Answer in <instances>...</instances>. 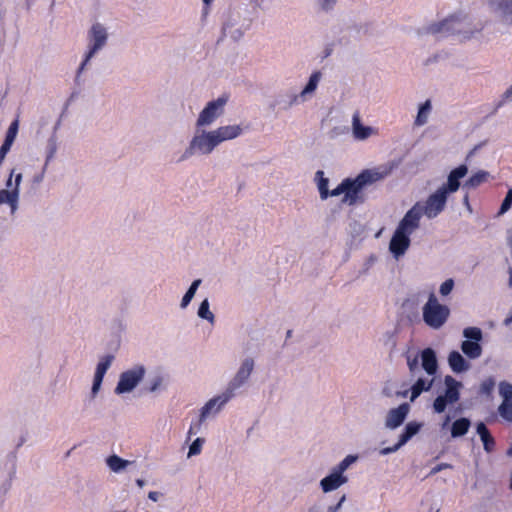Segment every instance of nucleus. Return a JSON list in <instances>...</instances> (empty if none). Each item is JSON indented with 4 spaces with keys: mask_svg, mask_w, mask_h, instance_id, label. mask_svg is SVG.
<instances>
[{
    "mask_svg": "<svg viewBox=\"0 0 512 512\" xmlns=\"http://www.w3.org/2000/svg\"><path fill=\"white\" fill-rule=\"evenodd\" d=\"M448 364L454 373H463L470 369L468 361L456 350L449 353Z\"/></svg>",
    "mask_w": 512,
    "mask_h": 512,
    "instance_id": "obj_21",
    "label": "nucleus"
},
{
    "mask_svg": "<svg viewBox=\"0 0 512 512\" xmlns=\"http://www.w3.org/2000/svg\"><path fill=\"white\" fill-rule=\"evenodd\" d=\"M477 434L480 436V439L483 443V448L487 453H490L494 450L495 440L490 434L488 428L483 422L477 424L476 427Z\"/></svg>",
    "mask_w": 512,
    "mask_h": 512,
    "instance_id": "obj_25",
    "label": "nucleus"
},
{
    "mask_svg": "<svg viewBox=\"0 0 512 512\" xmlns=\"http://www.w3.org/2000/svg\"><path fill=\"white\" fill-rule=\"evenodd\" d=\"M205 443L204 438H196L191 445L189 446V451L187 454L188 458H191L193 456L199 455L202 451L203 444Z\"/></svg>",
    "mask_w": 512,
    "mask_h": 512,
    "instance_id": "obj_37",
    "label": "nucleus"
},
{
    "mask_svg": "<svg viewBox=\"0 0 512 512\" xmlns=\"http://www.w3.org/2000/svg\"><path fill=\"white\" fill-rule=\"evenodd\" d=\"M509 285L512 287V268H509Z\"/></svg>",
    "mask_w": 512,
    "mask_h": 512,
    "instance_id": "obj_62",
    "label": "nucleus"
},
{
    "mask_svg": "<svg viewBox=\"0 0 512 512\" xmlns=\"http://www.w3.org/2000/svg\"><path fill=\"white\" fill-rule=\"evenodd\" d=\"M160 493L156 491H151L148 493V498L153 502H157L159 500Z\"/></svg>",
    "mask_w": 512,
    "mask_h": 512,
    "instance_id": "obj_54",
    "label": "nucleus"
},
{
    "mask_svg": "<svg viewBox=\"0 0 512 512\" xmlns=\"http://www.w3.org/2000/svg\"><path fill=\"white\" fill-rule=\"evenodd\" d=\"M489 176V172L480 170L469 177V179L464 183V188L474 189L486 182Z\"/></svg>",
    "mask_w": 512,
    "mask_h": 512,
    "instance_id": "obj_30",
    "label": "nucleus"
},
{
    "mask_svg": "<svg viewBox=\"0 0 512 512\" xmlns=\"http://www.w3.org/2000/svg\"><path fill=\"white\" fill-rule=\"evenodd\" d=\"M197 316L200 319L208 321L211 325L215 323V315L210 311V303L207 298H205L199 305Z\"/></svg>",
    "mask_w": 512,
    "mask_h": 512,
    "instance_id": "obj_32",
    "label": "nucleus"
},
{
    "mask_svg": "<svg viewBox=\"0 0 512 512\" xmlns=\"http://www.w3.org/2000/svg\"><path fill=\"white\" fill-rule=\"evenodd\" d=\"M243 129L238 124L225 125L213 130L196 128L188 147L185 149L181 160H186L195 155H209L221 143L239 137Z\"/></svg>",
    "mask_w": 512,
    "mask_h": 512,
    "instance_id": "obj_1",
    "label": "nucleus"
},
{
    "mask_svg": "<svg viewBox=\"0 0 512 512\" xmlns=\"http://www.w3.org/2000/svg\"><path fill=\"white\" fill-rule=\"evenodd\" d=\"M202 1L206 7H209L213 3L214 0H202Z\"/></svg>",
    "mask_w": 512,
    "mask_h": 512,
    "instance_id": "obj_63",
    "label": "nucleus"
},
{
    "mask_svg": "<svg viewBox=\"0 0 512 512\" xmlns=\"http://www.w3.org/2000/svg\"><path fill=\"white\" fill-rule=\"evenodd\" d=\"M422 428V423L416 421L408 422L402 433L399 435L400 445H405L409 440H411L415 435L419 433Z\"/></svg>",
    "mask_w": 512,
    "mask_h": 512,
    "instance_id": "obj_27",
    "label": "nucleus"
},
{
    "mask_svg": "<svg viewBox=\"0 0 512 512\" xmlns=\"http://www.w3.org/2000/svg\"><path fill=\"white\" fill-rule=\"evenodd\" d=\"M162 382H163L162 377H160V376L154 377L150 381V386L148 388L149 392H156L159 389V387L162 385Z\"/></svg>",
    "mask_w": 512,
    "mask_h": 512,
    "instance_id": "obj_46",
    "label": "nucleus"
},
{
    "mask_svg": "<svg viewBox=\"0 0 512 512\" xmlns=\"http://www.w3.org/2000/svg\"><path fill=\"white\" fill-rule=\"evenodd\" d=\"M227 102V95H221L217 99L209 101L199 113L195 122V128H204L212 125L219 117L224 114Z\"/></svg>",
    "mask_w": 512,
    "mask_h": 512,
    "instance_id": "obj_9",
    "label": "nucleus"
},
{
    "mask_svg": "<svg viewBox=\"0 0 512 512\" xmlns=\"http://www.w3.org/2000/svg\"><path fill=\"white\" fill-rule=\"evenodd\" d=\"M338 507L336 505H331L327 508L326 512H337ZM307 512H322V508L319 504H314L308 508Z\"/></svg>",
    "mask_w": 512,
    "mask_h": 512,
    "instance_id": "obj_47",
    "label": "nucleus"
},
{
    "mask_svg": "<svg viewBox=\"0 0 512 512\" xmlns=\"http://www.w3.org/2000/svg\"><path fill=\"white\" fill-rule=\"evenodd\" d=\"M402 446L403 445H400V441L398 440V442L396 444H394L393 446L385 447V448L380 449L379 454L382 455V456H385V455H389V454L395 453Z\"/></svg>",
    "mask_w": 512,
    "mask_h": 512,
    "instance_id": "obj_44",
    "label": "nucleus"
},
{
    "mask_svg": "<svg viewBox=\"0 0 512 512\" xmlns=\"http://www.w3.org/2000/svg\"><path fill=\"white\" fill-rule=\"evenodd\" d=\"M452 468V465L451 464H448V463H440L438 465H436L435 467H433L431 469V471L429 472V476L431 475H435L437 473H439L440 471L444 470V469H451Z\"/></svg>",
    "mask_w": 512,
    "mask_h": 512,
    "instance_id": "obj_49",
    "label": "nucleus"
},
{
    "mask_svg": "<svg viewBox=\"0 0 512 512\" xmlns=\"http://www.w3.org/2000/svg\"><path fill=\"white\" fill-rule=\"evenodd\" d=\"M471 422L468 418H460L457 419L452 423L451 426V436L453 438H458L464 436L469 428H470Z\"/></svg>",
    "mask_w": 512,
    "mask_h": 512,
    "instance_id": "obj_29",
    "label": "nucleus"
},
{
    "mask_svg": "<svg viewBox=\"0 0 512 512\" xmlns=\"http://www.w3.org/2000/svg\"><path fill=\"white\" fill-rule=\"evenodd\" d=\"M447 199L448 195L438 188L434 193L428 196L423 206L416 203L411 209H418L419 222L423 215L428 219H434L444 211Z\"/></svg>",
    "mask_w": 512,
    "mask_h": 512,
    "instance_id": "obj_8",
    "label": "nucleus"
},
{
    "mask_svg": "<svg viewBox=\"0 0 512 512\" xmlns=\"http://www.w3.org/2000/svg\"><path fill=\"white\" fill-rule=\"evenodd\" d=\"M421 367L428 376H434L438 369V361L432 348H425L420 353Z\"/></svg>",
    "mask_w": 512,
    "mask_h": 512,
    "instance_id": "obj_20",
    "label": "nucleus"
},
{
    "mask_svg": "<svg viewBox=\"0 0 512 512\" xmlns=\"http://www.w3.org/2000/svg\"><path fill=\"white\" fill-rule=\"evenodd\" d=\"M146 368L142 364H137L130 369L122 372L118 383L114 389L115 394L121 395L132 392L144 379Z\"/></svg>",
    "mask_w": 512,
    "mask_h": 512,
    "instance_id": "obj_10",
    "label": "nucleus"
},
{
    "mask_svg": "<svg viewBox=\"0 0 512 512\" xmlns=\"http://www.w3.org/2000/svg\"><path fill=\"white\" fill-rule=\"evenodd\" d=\"M494 387V381L492 379L486 380L481 384V391L485 394H490Z\"/></svg>",
    "mask_w": 512,
    "mask_h": 512,
    "instance_id": "obj_50",
    "label": "nucleus"
},
{
    "mask_svg": "<svg viewBox=\"0 0 512 512\" xmlns=\"http://www.w3.org/2000/svg\"><path fill=\"white\" fill-rule=\"evenodd\" d=\"M338 0H318L319 6L321 9L328 11L331 10Z\"/></svg>",
    "mask_w": 512,
    "mask_h": 512,
    "instance_id": "obj_48",
    "label": "nucleus"
},
{
    "mask_svg": "<svg viewBox=\"0 0 512 512\" xmlns=\"http://www.w3.org/2000/svg\"><path fill=\"white\" fill-rule=\"evenodd\" d=\"M287 98L288 99L284 102V106H283V109H285V110L290 109L291 107L298 105L300 103H303L301 93H299V94L289 93L287 95Z\"/></svg>",
    "mask_w": 512,
    "mask_h": 512,
    "instance_id": "obj_40",
    "label": "nucleus"
},
{
    "mask_svg": "<svg viewBox=\"0 0 512 512\" xmlns=\"http://www.w3.org/2000/svg\"><path fill=\"white\" fill-rule=\"evenodd\" d=\"M382 174L373 170H364L355 178H345L342 182L332 191H329V196L336 197L344 194L342 202L349 206H354L364 202L362 191L367 186L382 179Z\"/></svg>",
    "mask_w": 512,
    "mask_h": 512,
    "instance_id": "obj_3",
    "label": "nucleus"
},
{
    "mask_svg": "<svg viewBox=\"0 0 512 512\" xmlns=\"http://www.w3.org/2000/svg\"><path fill=\"white\" fill-rule=\"evenodd\" d=\"M250 28V20L242 19L238 13H233L223 26V32L226 36L237 41L243 37Z\"/></svg>",
    "mask_w": 512,
    "mask_h": 512,
    "instance_id": "obj_14",
    "label": "nucleus"
},
{
    "mask_svg": "<svg viewBox=\"0 0 512 512\" xmlns=\"http://www.w3.org/2000/svg\"><path fill=\"white\" fill-rule=\"evenodd\" d=\"M255 368V360L252 357L244 358L235 375L228 382L225 389L229 391L234 397L237 395V391L243 387L250 379L251 374Z\"/></svg>",
    "mask_w": 512,
    "mask_h": 512,
    "instance_id": "obj_12",
    "label": "nucleus"
},
{
    "mask_svg": "<svg viewBox=\"0 0 512 512\" xmlns=\"http://www.w3.org/2000/svg\"><path fill=\"white\" fill-rule=\"evenodd\" d=\"M450 421H451V418H450L449 415H447L445 417V420H444L443 424H442V427L444 428L445 426H447Z\"/></svg>",
    "mask_w": 512,
    "mask_h": 512,
    "instance_id": "obj_61",
    "label": "nucleus"
},
{
    "mask_svg": "<svg viewBox=\"0 0 512 512\" xmlns=\"http://www.w3.org/2000/svg\"><path fill=\"white\" fill-rule=\"evenodd\" d=\"M512 207V189L510 188L507 193H506V196L500 206V209L498 211V215H503L505 214L507 211L510 210V208Z\"/></svg>",
    "mask_w": 512,
    "mask_h": 512,
    "instance_id": "obj_42",
    "label": "nucleus"
},
{
    "mask_svg": "<svg viewBox=\"0 0 512 512\" xmlns=\"http://www.w3.org/2000/svg\"><path fill=\"white\" fill-rule=\"evenodd\" d=\"M468 167L464 164L459 165L451 170L447 177V182L442 184L439 189L444 191L447 195L455 193L460 187V179L466 176Z\"/></svg>",
    "mask_w": 512,
    "mask_h": 512,
    "instance_id": "obj_17",
    "label": "nucleus"
},
{
    "mask_svg": "<svg viewBox=\"0 0 512 512\" xmlns=\"http://www.w3.org/2000/svg\"><path fill=\"white\" fill-rule=\"evenodd\" d=\"M410 412V405L402 403L396 408L390 409L384 420V426L388 430H395L399 428L406 420Z\"/></svg>",
    "mask_w": 512,
    "mask_h": 512,
    "instance_id": "obj_16",
    "label": "nucleus"
},
{
    "mask_svg": "<svg viewBox=\"0 0 512 512\" xmlns=\"http://www.w3.org/2000/svg\"><path fill=\"white\" fill-rule=\"evenodd\" d=\"M136 484L138 485V487L142 488L145 485V481L143 479H137Z\"/></svg>",
    "mask_w": 512,
    "mask_h": 512,
    "instance_id": "obj_58",
    "label": "nucleus"
},
{
    "mask_svg": "<svg viewBox=\"0 0 512 512\" xmlns=\"http://www.w3.org/2000/svg\"><path fill=\"white\" fill-rule=\"evenodd\" d=\"M378 134V130L371 126H364L361 122L360 113L354 112L352 116V135L358 141H365L371 136Z\"/></svg>",
    "mask_w": 512,
    "mask_h": 512,
    "instance_id": "obj_18",
    "label": "nucleus"
},
{
    "mask_svg": "<svg viewBox=\"0 0 512 512\" xmlns=\"http://www.w3.org/2000/svg\"><path fill=\"white\" fill-rule=\"evenodd\" d=\"M358 459L356 455H347L337 466L333 468L334 471L340 475H344V472L354 464Z\"/></svg>",
    "mask_w": 512,
    "mask_h": 512,
    "instance_id": "obj_35",
    "label": "nucleus"
},
{
    "mask_svg": "<svg viewBox=\"0 0 512 512\" xmlns=\"http://www.w3.org/2000/svg\"><path fill=\"white\" fill-rule=\"evenodd\" d=\"M464 204L467 206L468 210L471 211V206L469 204L468 195L464 197Z\"/></svg>",
    "mask_w": 512,
    "mask_h": 512,
    "instance_id": "obj_59",
    "label": "nucleus"
},
{
    "mask_svg": "<svg viewBox=\"0 0 512 512\" xmlns=\"http://www.w3.org/2000/svg\"><path fill=\"white\" fill-rule=\"evenodd\" d=\"M201 283H202L201 279H196L191 283L190 287L188 288V290L186 291V293L184 294V296L181 299V302H180L181 309H186L188 307V305L194 298Z\"/></svg>",
    "mask_w": 512,
    "mask_h": 512,
    "instance_id": "obj_31",
    "label": "nucleus"
},
{
    "mask_svg": "<svg viewBox=\"0 0 512 512\" xmlns=\"http://www.w3.org/2000/svg\"><path fill=\"white\" fill-rule=\"evenodd\" d=\"M346 496L342 495V497L339 499L338 503L335 504L338 507V510L342 507V504L345 502Z\"/></svg>",
    "mask_w": 512,
    "mask_h": 512,
    "instance_id": "obj_56",
    "label": "nucleus"
},
{
    "mask_svg": "<svg viewBox=\"0 0 512 512\" xmlns=\"http://www.w3.org/2000/svg\"><path fill=\"white\" fill-rule=\"evenodd\" d=\"M14 187L12 189H17L18 195L20 194V185L22 182V173H14Z\"/></svg>",
    "mask_w": 512,
    "mask_h": 512,
    "instance_id": "obj_51",
    "label": "nucleus"
},
{
    "mask_svg": "<svg viewBox=\"0 0 512 512\" xmlns=\"http://www.w3.org/2000/svg\"><path fill=\"white\" fill-rule=\"evenodd\" d=\"M512 323V313L504 320V324L506 326L510 325Z\"/></svg>",
    "mask_w": 512,
    "mask_h": 512,
    "instance_id": "obj_57",
    "label": "nucleus"
},
{
    "mask_svg": "<svg viewBox=\"0 0 512 512\" xmlns=\"http://www.w3.org/2000/svg\"><path fill=\"white\" fill-rule=\"evenodd\" d=\"M19 195L17 189H1L0 190V205L8 204L11 209V214H14L18 209Z\"/></svg>",
    "mask_w": 512,
    "mask_h": 512,
    "instance_id": "obj_24",
    "label": "nucleus"
},
{
    "mask_svg": "<svg viewBox=\"0 0 512 512\" xmlns=\"http://www.w3.org/2000/svg\"><path fill=\"white\" fill-rule=\"evenodd\" d=\"M445 391L438 395L433 401V411L436 414L445 412L448 405H453L460 399V388L462 383L457 381L451 375L444 378Z\"/></svg>",
    "mask_w": 512,
    "mask_h": 512,
    "instance_id": "obj_7",
    "label": "nucleus"
},
{
    "mask_svg": "<svg viewBox=\"0 0 512 512\" xmlns=\"http://www.w3.org/2000/svg\"><path fill=\"white\" fill-rule=\"evenodd\" d=\"M491 14L503 25H512V0H489Z\"/></svg>",
    "mask_w": 512,
    "mask_h": 512,
    "instance_id": "obj_15",
    "label": "nucleus"
},
{
    "mask_svg": "<svg viewBox=\"0 0 512 512\" xmlns=\"http://www.w3.org/2000/svg\"><path fill=\"white\" fill-rule=\"evenodd\" d=\"M507 455L512 456V446L507 450Z\"/></svg>",
    "mask_w": 512,
    "mask_h": 512,
    "instance_id": "obj_64",
    "label": "nucleus"
},
{
    "mask_svg": "<svg viewBox=\"0 0 512 512\" xmlns=\"http://www.w3.org/2000/svg\"><path fill=\"white\" fill-rule=\"evenodd\" d=\"M410 393V389L404 390V391H398L396 395L401 398H406L408 394Z\"/></svg>",
    "mask_w": 512,
    "mask_h": 512,
    "instance_id": "obj_55",
    "label": "nucleus"
},
{
    "mask_svg": "<svg viewBox=\"0 0 512 512\" xmlns=\"http://www.w3.org/2000/svg\"><path fill=\"white\" fill-rule=\"evenodd\" d=\"M455 282L452 278L446 279L439 287V293L441 296H448L454 289Z\"/></svg>",
    "mask_w": 512,
    "mask_h": 512,
    "instance_id": "obj_41",
    "label": "nucleus"
},
{
    "mask_svg": "<svg viewBox=\"0 0 512 512\" xmlns=\"http://www.w3.org/2000/svg\"><path fill=\"white\" fill-rule=\"evenodd\" d=\"M422 316L428 327L438 330L447 322L450 309L448 306L441 304L435 294L431 293L422 308Z\"/></svg>",
    "mask_w": 512,
    "mask_h": 512,
    "instance_id": "obj_6",
    "label": "nucleus"
},
{
    "mask_svg": "<svg viewBox=\"0 0 512 512\" xmlns=\"http://www.w3.org/2000/svg\"><path fill=\"white\" fill-rule=\"evenodd\" d=\"M321 78H322V73L320 71H315L310 75L307 84L300 92L301 96H302V102L307 101L309 98H311L313 96V94L315 93V91L318 87V84H319Z\"/></svg>",
    "mask_w": 512,
    "mask_h": 512,
    "instance_id": "obj_23",
    "label": "nucleus"
},
{
    "mask_svg": "<svg viewBox=\"0 0 512 512\" xmlns=\"http://www.w3.org/2000/svg\"><path fill=\"white\" fill-rule=\"evenodd\" d=\"M501 417L511 421L512 420V401H502L498 408Z\"/></svg>",
    "mask_w": 512,
    "mask_h": 512,
    "instance_id": "obj_39",
    "label": "nucleus"
},
{
    "mask_svg": "<svg viewBox=\"0 0 512 512\" xmlns=\"http://www.w3.org/2000/svg\"><path fill=\"white\" fill-rule=\"evenodd\" d=\"M56 153V145L55 144H52L50 149H49V152L47 154V157H46V161H45V165H44V169H46L48 163L50 160L53 159L54 155Z\"/></svg>",
    "mask_w": 512,
    "mask_h": 512,
    "instance_id": "obj_52",
    "label": "nucleus"
},
{
    "mask_svg": "<svg viewBox=\"0 0 512 512\" xmlns=\"http://www.w3.org/2000/svg\"><path fill=\"white\" fill-rule=\"evenodd\" d=\"M14 173H15V169H12V171H11V173L9 175L8 180L6 181V187H7L8 190H11L14 187V184H13V181H12Z\"/></svg>",
    "mask_w": 512,
    "mask_h": 512,
    "instance_id": "obj_53",
    "label": "nucleus"
},
{
    "mask_svg": "<svg viewBox=\"0 0 512 512\" xmlns=\"http://www.w3.org/2000/svg\"><path fill=\"white\" fill-rule=\"evenodd\" d=\"M109 39L108 29L102 23L92 24L87 32V50L83 61L77 70V78L87 68L90 61L107 45Z\"/></svg>",
    "mask_w": 512,
    "mask_h": 512,
    "instance_id": "obj_5",
    "label": "nucleus"
},
{
    "mask_svg": "<svg viewBox=\"0 0 512 512\" xmlns=\"http://www.w3.org/2000/svg\"><path fill=\"white\" fill-rule=\"evenodd\" d=\"M407 366H408L410 375L412 377L418 376L419 373H420L419 357H418V355H415V356L408 355L407 356Z\"/></svg>",
    "mask_w": 512,
    "mask_h": 512,
    "instance_id": "obj_36",
    "label": "nucleus"
},
{
    "mask_svg": "<svg viewBox=\"0 0 512 512\" xmlns=\"http://www.w3.org/2000/svg\"><path fill=\"white\" fill-rule=\"evenodd\" d=\"M484 29V23H471L466 16H450L442 21L429 24L425 32L432 35H458L461 40L476 38Z\"/></svg>",
    "mask_w": 512,
    "mask_h": 512,
    "instance_id": "obj_2",
    "label": "nucleus"
},
{
    "mask_svg": "<svg viewBox=\"0 0 512 512\" xmlns=\"http://www.w3.org/2000/svg\"><path fill=\"white\" fill-rule=\"evenodd\" d=\"M499 394L502 397V401H512V384L502 381L499 384Z\"/></svg>",
    "mask_w": 512,
    "mask_h": 512,
    "instance_id": "obj_38",
    "label": "nucleus"
},
{
    "mask_svg": "<svg viewBox=\"0 0 512 512\" xmlns=\"http://www.w3.org/2000/svg\"><path fill=\"white\" fill-rule=\"evenodd\" d=\"M512 101V84L505 90V92L501 96V100L498 106H502L503 104Z\"/></svg>",
    "mask_w": 512,
    "mask_h": 512,
    "instance_id": "obj_45",
    "label": "nucleus"
},
{
    "mask_svg": "<svg viewBox=\"0 0 512 512\" xmlns=\"http://www.w3.org/2000/svg\"><path fill=\"white\" fill-rule=\"evenodd\" d=\"M104 377L94 375L93 384L91 388V398H95L101 389Z\"/></svg>",
    "mask_w": 512,
    "mask_h": 512,
    "instance_id": "obj_43",
    "label": "nucleus"
},
{
    "mask_svg": "<svg viewBox=\"0 0 512 512\" xmlns=\"http://www.w3.org/2000/svg\"><path fill=\"white\" fill-rule=\"evenodd\" d=\"M432 112L431 100L427 99L418 107V112L414 120L415 127H422L428 123L429 117Z\"/></svg>",
    "mask_w": 512,
    "mask_h": 512,
    "instance_id": "obj_26",
    "label": "nucleus"
},
{
    "mask_svg": "<svg viewBox=\"0 0 512 512\" xmlns=\"http://www.w3.org/2000/svg\"><path fill=\"white\" fill-rule=\"evenodd\" d=\"M316 178H318V190L320 193V197L322 200H325L329 197V180L328 178L324 177V172L320 170L316 172Z\"/></svg>",
    "mask_w": 512,
    "mask_h": 512,
    "instance_id": "obj_34",
    "label": "nucleus"
},
{
    "mask_svg": "<svg viewBox=\"0 0 512 512\" xmlns=\"http://www.w3.org/2000/svg\"><path fill=\"white\" fill-rule=\"evenodd\" d=\"M463 337L464 341L461 343V351L469 358V359H478L481 357L483 349L480 342L483 339V332L478 327H466L464 328Z\"/></svg>",
    "mask_w": 512,
    "mask_h": 512,
    "instance_id": "obj_11",
    "label": "nucleus"
},
{
    "mask_svg": "<svg viewBox=\"0 0 512 512\" xmlns=\"http://www.w3.org/2000/svg\"><path fill=\"white\" fill-rule=\"evenodd\" d=\"M43 171H45V169H44V168H43ZM43 175H44V172H42V174H41V175L36 176V177H35V179H34V181H35V182H37V183L41 182V181H42V179H43Z\"/></svg>",
    "mask_w": 512,
    "mask_h": 512,
    "instance_id": "obj_60",
    "label": "nucleus"
},
{
    "mask_svg": "<svg viewBox=\"0 0 512 512\" xmlns=\"http://www.w3.org/2000/svg\"><path fill=\"white\" fill-rule=\"evenodd\" d=\"M113 360H114V356L111 354H108V355H105L104 357H102L96 366L94 375L104 377L106 372L110 368Z\"/></svg>",
    "mask_w": 512,
    "mask_h": 512,
    "instance_id": "obj_33",
    "label": "nucleus"
},
{
    "mask_svg": "<svg viewBox=\"0 0 512 512\" xmlns=\"http://www.w3.org/2000/svg\"><path fill=\"white\" fill-rule=\"evenodd\" d=\"M106 464L109 469L114 473H120L124 471L131 462L125 459H122L118 455H111L106 459Z\"/></svg>",
    "mask_w": 512,
    "mask_h": 512,
    "instance_id": "obj_28",
    "label": "nucleus"
},
{
    "mask_svg": "<svg viewBox=\"0 0 512 512\" xmlns=\"http://www.w3.org/2000/svg\"><path fill=\"white\" fill-rule=\"evenodd\" d=\"M418 209H409L399 221L389 242V251L395 259L404 256L411 245V235L419 229Z\"/></svg>",
    "mask_w": 512,
    "mask_h": 512,
    "instance_id": "obj_4",
    "label": "nucleus"
},
{
    "mask_svg": "<svg viewBox=\"0 0 512 512\" xmlns=\"http://www.w3.org/2000/svg\"><path fill=\"white\" fill-rule=\"evenodd\" d=\"M434 384V378L418 377L410 388V401L414 402L423 392L429 391Z\"/></svg>",
    "mask_w": 512,
    "mask_h": 512,
    "instance_id": "obj_22",
    "label": "nucleus"
},
{
    "mask_svg": "<svg viewBox=\"0 0 512 512\" xmlns=\"http://www.w3.org/2000/svg\"><path fill=\"white\" fill-rule=\"evenodd\" d=\"M348 482V477L340 475L332 469L331 473L320 481V487L324 493L337 490Z\"/></svg>",
    "mask_w": 512,
    "mask_h": 512,
    "instance_id": "obj_19",
    "label": "nucleus"
},
{
    "mask_svg": "<svg viewBox=\"0 0 512 512\" xmlns=\"http://www.w3.org/2000/svg\"><path fill=\"white\" fill-rule=\"evenodd\" d=\"M233 398L234 396L224 389L222 393L209 399L200 409L199 426L209 418L217 416L223 410L225 405Z\"/></svg>",
    "mask_w": 512,
    "mask_h": 512,
    "instance_id": "obj_13",
    "label": "nucleus"
}]
</instances>
